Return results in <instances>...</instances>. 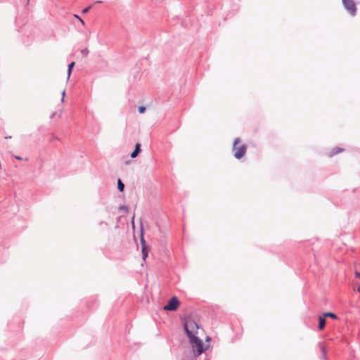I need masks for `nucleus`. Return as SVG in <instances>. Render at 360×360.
<instances>
[{
  "mask_svg": "<svg viewBox=\"0 0 360 360\" xmlns=\"http://www.w3.org/2000/svg\"><path fill=\"white\" fill-rule=\"evenodd\" d=\"M356 290H357L358 292H360V285L356 288Z\"/></svg>",
  "mask_w": 360,
  "mask_h": 360,
  "instance_id": "nucleus-22",
  "label": "nucleus"
},
{
  "mask_svg": "<svg viewBox=\"0 0 360 360\" xmlns=\"http://www.w3.org/2000/svg\"><path fill=\"white\" fill-rule=\"evenodd\" d=\"M179 305V301L176 297H172L168 302V304L164 307L167 311H175Z\"/></svg>",
  "mask_w": 360,
  "mask_h": 360,
  "instance_id": "nucleus-6",
  "label": "nucleus"
},
{
  "mask_svg": "<svg viewBox=\"0 0 360 360\" xmlns=\"http://www.w3.org/2000/svg\"><path fill=\"white\" fill-rule=\"evenodd\" d=\"M240 142L239 138L235 139L233 145V150L234 152V157L236 159H240L246 153L247 146L245 144L238 146V144Z\"/></svg>",
  "mask_w": 360,
  "mask_h": 360,
  "instance_id": "nucleus-2",
  "label": "nucleus"
},
{
  "mask_svg": "<svg viewBox=\"0 0 360 360\" xmlns=\"http://www.w3.org/2000/svg\"><path fill=\"white\" fill-rule=\"evenodd\" d=\"M5 139H11V136H6Z\"/></svg>",
  "mask_w": 360,
  "mask_h": 360,
  "instance_id": "nucleus-24",
  "label": "nucleus"
},
{
  "mask_svg": "<svg viewBox=\"0 0 360 360\" xmlns=\"http://www.w3.org/2000/svg\"><path fill=\"white\" fill-rule=\"evenodd\" d=\"M323 316L326 318V317H330L332 319H338V316L335 314L334 313H332V312H326L323 314Z\"/></svg>",
  "mask_w": 360,
  "mask_h": 360,
  "instance_id": "nucleus-12",
  "label": "nucleus"
},
{
  "mask_svg": "<svg viewBox=\"0 0 360 360\" xmlns=\"http://www.w3.org/2000/svg\"><path fill=\"white\" fill-rule=\"evenodd\" d=\"M81 53L84 56H87L89 54V50L85 48L81 51Z\"/></svg>",
  "mask_w": 360,
  "mask_h": 360,
  "instance_id": "nucleus-14",
  "label": "nucleus"
},
{
  "mask_svg": "<svg viewBox=\"0 0 360 360\" xmlns=\"http://www.w3.org/2000/svg\"><path fill=\"white\" fill-rule=\"evenodd\" d=\"M354 274H355V276H356V277L360 278V272H359V271H355Z\"/></svg>",
  "mask_w": 360,
  "mask_h": 360,
  "instance_id": "nucleus-20",
  "label": "nucleus"
},
{
  "mask_svg": "<svg viewBox=\"0 0 360 360\" xmlns=\"http://www.w3.org/2000/svg\"><path fill=\"white\" fill-rule=\"evenodd\" d=\"M140 242H141V245L143 259L146 260V259L148 255L149 248L146 244V240H145L144 236H143V229L142 225L141 226Z\"/></svg>",
  "mask_w": 360,
  "mask_h": 360,
  "instance_id": "nucleus-5",
  "label": "nucleus"
},
{
  "mask_svg": "<svg viewBox=\"0 0 360 360\" xmlns=\"http://www.w3.org/2000/svg\"><path fill=\"white\" fill-rule=\"evenodd\" d=\"M74 17L77 18V20H79L82 25L84 24V21L80 18V17L78 15L75 14Z\"/></svg>",
  "mask_w": 360,
  "mask_h": 360,
  "instance_id": "nucleus-16",
  "label": "nucleus"
},
{
  "mask_svg": "<svg viewBox=\"0 0 360 360\" xmlns=\"http://www.w3.org/2000/svg\"><path fill=\"white\" fill-rule=\"evenodd\" d=\"M55 115H56V112H53V113H52V115H51V118H52V117H53L55 116Z\"/></svg>",
  "mask_w": 360,
  "mask_h": 360,
  "instance_id": "nucleus-23",
  "label": "nucleus"
},
{
  "mask_svg": "<svg viewBox=\"0 0 360 360\" xmlns=\"http://www.w3.org/2000/svg\"><path fill=\"white\" fill-rule=\"evenodd\" d=\"M119 209L120 210L128 211V207L124 205L120 206Z\"/></svg>",
  "mask_w": 360,
  "mask_h": 360,
  "instance_id": "nucleus-17",
  "label": "nucleus"
},
{
  "mask_svg": "<svg viewBox=\"0 0 360 360\" xmlns=\"http://www.w3.org/2000/svg\"><path fill=\"white\" fill-rule=\"evenodd\" d=\"M14 158L17 160H22V158L18 156V155H15Z\"/></svg>",
  "mask_w": 360,
  "mask_h": 360,
  "instance_id": "nucleus-21",
  "label": "nucleus"
},
{
  "mask_svg": "<svg viewBox=\"0 0 360 360\" xmlns=\"http://www.w3.org/2000/svg\"><path fill=\"white\" fill-rule=\"evenodd\" d=\"M319 346H320V349H321V359L323 360H328V358H327V356H326V347L323 345H321V344H320Z\"/></svg>",
  "mask_w": 360,
  "mask_h": 360,
  "instance_id": "nucleus-9",
  "label": "nucleus"
},
{
  "mask_svg": "<svg viewBox=\"0 0 360 360\" xmlns=\"http://www.w3.org/2000/svg\"><path fill=\"white\" fill-rule=\"evenodd\" d=\"M342 2L344 8L352 16L356 15V6L353 0H342Z\"/></svg>",
  "mask_w": 360,
  "mask_h": 360,
  "instance_id": "nucleus-4",
  "label": "nucleus"
},
{
  "mask_svg": "<svg viewBox=\"0 0 360 360\" xmlns=\"http://www.w3.org/2000/svg\"><path fill=\"white\" fill-rule=\"evenodd\" d=\"M134 217H133V219H132V225H133V226L134 225Z\"/></svg>",
  "mask_w": 360,
  "mask_h": 360,
  "instance_id": "nucleus-25",
  "label": "nucleus"
},
{
  "mask_svg": "<svg viewBox=\"0 0 360 360\" xmlns=\"http://www.w3.org/2000/svg\"><path fill=\"white\" fill-rule=\"evenodd\" d=\"M146 110V108L144 106H141L139 108V112L140 113H143Z\"/></svg>",
  "mask_w": 360,
  "mask_h": 360,
  "instance_id": "nucleus-15",
  "label": "nucleus"
},
{
  "mask_svg": "<svg viewBox=\"0 0 360 360\" xmlns=\"http://www.w3.org/2000/svg\"><path fill=\"white\" fill-rule=\"evenodd\" d=\"M342 150H343L342 148H339V147H335L329 153V156L332 157L335 155H337L338 153H340Z\"/></svg>",
  "mask_w": 360,
  "mask_h": 360,
  "instance_id": "nucleus-10",
  "label": "nucleus"
},
{
  "mask_svg": "<svg viewBox=\"0 0 360 360\" xmlns=\"http://www.w3.org/2000/svg\"><path fill=\"white\" fill-rule=\"evenodd\" d=\"M61 94H62L61 102H64V98H65V90H63L62 91Z\"/></svg>",
  "mask_w": 360,
  "mask_h": 360,
  "instance_id": "nucleus-18",
  "label": "nucleus"
},
{
  "mask_svg": "<svg viewBox=\"0 0 360 360\" xmlns=\"http://www.w3.org/2000/svg\"><path fill=\"white\" fill-rule=\"evenodd\" d=\"M89 9H90V7H86V8H84V9L82 11V12H83L84 13H87V12L89 11Z\"/></svg>",
  "mask_w": 360,
  "mask_h": 360,
  "instance_id": "nucleus-19",
  "label": "nucleus"
},
{
  "mask_svg": "<svg viewBox=\"0 0 360 360\" xmlns=\"http://www.w3.org/2000/svg\"><path fill=\"white\" fill-rule=\"evenodd\" d=\"M188 338H189L190 343L192 345L195 356H197L200 355L204 351L203 343H202V340L200 338H198V337H196L195 335L191 336Z\"/></svg>",
  "mask_w": 360,
  "mask_h": 360,
  "instance_id": "nucleus-1",
  "label": "nucleus"
},
{
  "mask_svg": "<svg viewBox=\"0 0 360 360\" xmlns=\"http://www.w3.org/2000/svg\"><path fill=\"white\" fill-rule=\"evenodd\" d=\"M29 1V0H27V2Z\"/></svg>",
  "mask_w": 360,
  "mask_h": 360,
  "instance_id": "nucleus-26",
  "label": "nucleus"
},
{
  "mask_svg": "<svg viewBox=\"0 0 360 360\" xmlns=\"http://www.w3.org/2000/svg\"><path fill=\"white\" fill-rule=\"evenodd\" d=\"M140 152H141V143H138L136 144L134 151L131 153V158H136Z\"/></svg>",
  "mask_w": 360,
  "mask_h": 360,
  "instance_id": "nucleus-7",
  "label": "nucleus"
},
{
  "mask_svg": "<svg viewBox=\"0 0 360 360\" xmlns=\"http://www.w3.org/2000/svg\"><path fill=\"white\" fill-rule=\"evenodd\" d=\"M184 328L188 337H191L195 335L194 333L197 332L198 325L195 321L188 319L184 322Z\"/></svg>",
  "mask_w": 360,
  "mask_h": 360,
  "instance_id": "nucleus-3",
  "label": "nucleus"
},
{
  "mask_svg": "<svg viewBox=\"0 0 360 360\" xmlns=\"http://www.w3.org/2000/svg\"><path fill=\"white\" fill-rule=\"evenodd\" d=\"M74 65H75V62H72V63H70L68 65V79H69V78H70V74H71V71H72V68L74 67Z\"/></svg>",
  "mask_w": 360,
  "mask_h": 360,
  "instance_id": "nucleus-13",
  "label": "nucleus"
},
{
  "mask_svg": "<svg viewBox=\"0 0 360 360\" xmlns=\"http://www.w3.org/2000/svg\"><path fill=\"white\" fill-rule=\"evenodd\" d=\"M326 325V319L323 316H320L319 317V329L320 330H323Z\"/></svg>",
  "mask_w": 360,
  "mask_h": 360,
  "instance_id": "nucleus-8",
  "label": "nucleus"
},
{
  "mask_svg": "<svg viewBox=\"0 0 360 360\" xmlns=\"http://www.w3.org/2000/svg\"><path fill=\"white\" fill-rule=\"evenodd\" d=\"M117 189L120 192H122L124 189V184H123L120 179H119L117 181Z\"/></svg>",
  "mask_w": 360,
  "mask_h": 360,
  "instance_id": "nucleus-11",
  "label": "nucleus"
}]
</instances>
